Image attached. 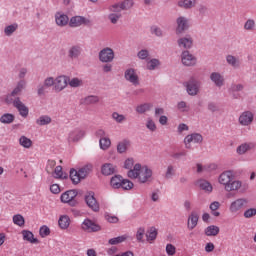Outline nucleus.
Here are the masks:
<instances>
[{
  "instance_id": "obj_34",
  "label": "nucleus",
  "mask_w": 256,
  "mask_h": 256,
  "mask_svg": "<svg viewBox=\"0 0 256 256\" xmlns=\"http://www.w3.org/2000/svg\"><path fill=\"white\" fill-rule=\"evenodd\" d=\"M79 55H81L80 46H72L68 51V56L70 57V59H78Z\"/></svg>"
},
{
  "instance_id": "obj_46",
  "label": "nucleus",
  "mask_w": 256,
  "mask_h": 256,
  "mask_svg": "<svg viewBox=\"0 0 256 256\" xmlns=\"http://www.w3.org/2000/svg\"><path fill=\"white\" fill-rule=\"evenodd\" d=\"M100 148H102L104 151L106 149H109L111 147V139L105 137V138H100L99 140Z\"/></svg>"
},
{
  "instance_id": "obj_18",
  "label": "nucleus",
  "mask_w": 256,
  "mask_h": 256,
  "mask_svg": "<svg viewBox=\"0 0 256 256\" xmlns=\"http://www.w3.org/2000/svg\"><path fill=\"white\" fill-rule=\"evenodd\" d=\"M234 178L235 176L233 175L232 171H225L222 174H220L218 181L221 185H224V187H227V185H229Z\"/></svg>"
},
{
  "instance_id": "obj_64",
  "label": "nucleus",
  "mask_w": 256,
  "mask_h": 256,
  "mask_svg": "<svg viewBox=\"0 0 256 256\" xmlns=\"http://www.w3.org/2000/svg\"><path fill=\"white\" fill-rule=\"evenodd\" d=\"M255 215H256L255 208H249L244 212L245 219H251V217H255Z\"/></svg>"
},
{
  "instance_id": "obj_27",
  "label": "nucleus",
  "mask_w": 256,
  "mask_h": 256,
  "mask_svg": "<svg viewBox=\"0 0 256 256\" xmlns=\"http://www.w3.org/2000/svg\"><path fill=\"white\" fill-rule=\"evenodd\" d=\"M115 171H116V167L111 163H106L102 165V168H101L102 175H106V176L113 175Z\"/></svg>"
},
{
  "instance_id": "obj_51",
  "label": "nucleus",
  "mask_w": 256,
  "mask_h": 256,
  "mask_svg": "<svg viewBox=\"0 0 256 256\" xmlns=\"http://www.w3.org/2000/svg\"><path fill=\"white\" fill-rule=\"evenodd\" d=\"M251 149V145L244 143L237 148L238 155H245Z\"/></svg>"
},
{
  "instance_id": "obj_7",
  "label": "nucleus",
  "mask_w": 256,
  "mask_h": 256,
  "mask_svg": "<svg viewBox=\"0 0 256 256\" xmlns=\"http://www.w3.org/2000/svg\"><path fill=\"white\" fill-rule=\"evenodd\" d=\"M26 85H27V82H25V80H20L17 86L13 89V91L7 95L5 99L6 103H8V105L13 103L14 100L12 97H16V95H20L21 91L25 89Z\"/></svg>"
},
{
  "instance_id": "obj_44",
  "label": "nucleus",
  "mask_w": 256,
  "mask_h": 256,
  "mask_svg": "<svg viewBox=\"0 0 256 256\" xmlns=\"http://www.w3.org/2000/svg\"><path fill=\"white\" fill-rule=\"evenodd\" d=\"M124 241H127V236H118L115 238H111L108 243L109 245H119V243H123Z\"/></svg>"
},
{
  "instance_id": "obj_52",
  "label": "nucleus",
  "mask_w": 256,
  "mask_h": 256,
  "mask_svg": "<svg viewBox=\"0 0 256 256\" xmlns=\"http://www.w3.org/2000/svg\"><path fill=\"white\" fill-rule=\"evenodd\" d=\"M112 119L116 121V123H123L124 121H127V118L123 114H119L118 112L112 113Z\"/></svg>"
},
{
  "instance_id": "obj_25",
  "label": "nucleus",
  "mask_w": 256,
  "mask_h": 256,
  "mask_svg": "<svg viewBox=\"0 0 256 256\" xmlns=\"http://www.w3.org/2000/svg\"><path fill=\"white\" fill-rule=\"evenodd\" d=\"M219 231H221L219 226L210 225L206 227L204 233L207 237H217L219 235Z\"/></svg>"
},
{
  "instance_id": "obj_41",
  "label": "nucleus",
  "mask_w": 256,
  "mask_h": 256,
  "mask_svg": "<svg viewBox=\"0 0 256 256\" xmlns=\"http://www.w3.org/2000/svg\"><path fill=\"white\" fill-rule=\"evenodd\" d=\"M18 27L19 25H17V23L6 26L4 29L5 35H7V37H11V35H13L17 31Z\"/></svg>"
},
{
  "instance_id": "obj_2",
  "label": "nucleus",
  "mask_w": 256,
  "mask_h": 256,
  "mask_svg": "<svg viewBox=\"0 0 256 256\" xmlns=\"http://www.w3.org/2000/svg\"><path fill=\"white\" fill-rule=\"evenodd\" d=\"M98 58L101 63H113L115 51L112 48L106 47L99 52Z\"/></svg>"
},
{
  "instance_id": "obj_42",
  "label": "nucleus",
  "mask_w": 256,
  "mask_h": 256,
  "mask_svg": "<svg viewBox=\"0 0 256 256\" xmlns=\"http://www.w3.org/2000/svg\"><path fill=\"white\" fill-rule=\"evenodd\" d=\"M159 65H161V62L159 61V59L153 58L150 61H148L146 67L149 71H155V69H157V67H159Z\"/></svg>"
},
{
  "instance_id": "obj_53",
  "label": "nucleus",
  "mask_w": 256,
  "mask_h": 256,
  "mask_svg": "<svg viewBox=\"0 0 256 256\" xmlns=\"http://www.w3.org/2000/svg\"><path fill=\"white\" fill-rule=\"evenodd\" d=\"M39 235L42 238L49 237V235H51V229H49L48 226L44 225L40 227Z\"/></svg>"
},
{
  "instance_id": "obj_6",
  "label": "nucleus",
  "mask_w": 256,
  "mask_h": 256,
  "mask_svg": "<svg viewBox=\"0 0 256 256\" xmlns=\"http://www.w3.org/2000/svg\"><path fill=\"white\" fill-rule=\"evenodd\" d=\"M176 24V35H183L189 29V19L185 16L178 17Z\"/></svg>"
},
{
  "instance_id": "obj_50",
  "label": "nucleus",
  "mask_w": 256,
  "mask_h": 256,
  "mask_svg": "<svg viewBox=\"0 0 256 256\" xmlns=\"http://www.w3.org/2000/svg\"><path fill=\"white\" fill-rule=\"evenodd\" d=\"M85 105H95L99 103V97L98 96H87L84 99Z\"/></svg>"
},
{
  "instance_id": "obj_39",
  "label": "nucleus",
  "mask_w": 256,
  "mask_h": 256,
  "mask_svg": "<svg viewBox=\"0 0 256 256\" xmlns=\"http://www.w3.org/2000/svg\"><path fill=\"white\" fill-rule=\"evenodd\" d=\"M91 173V165H86L78 170V175L80 176V179H85L87 175Z\"/></svg>"
},
{
  "instance_id": "obj_10",
  "label": "nucleus",
  "mask_w": 256,
  "mask_h": 256,
  "mask_svg": "<svg viewBox=\"0 0 256 256\" xmlns=\"http://www.w3.org/2000/svg\"><path fill=\"white\" fill-rule=\"evenodd\" d=\"M82 229L83 231H86V233H97L98 231H101V226L91 219H85L82 222Z\"/></svg>"
},
{
  "instance_id": "obj_59",
  "label": "nucleus",
  "mask_w": 256,
  "mask_h": 256,
  "mask_svg": "<svg viewBox=\"0 0 256 256\" xmlns=\"http://www.w3.org/2000/svg\"><path fill=\"white\" fill-rule=\"evenodd\" d=\"M108 19L113 23V25H115L119 19H121V13H111L108 16Z\"/></svg>"
},
{
  "instance_id": "obj_37",
  "label": "nucleus",
  "mask_w": 256,
  "mask_h": 256,
  "mask_svg": "<svg viewBox=\"0 0 256 256\" xmlns=\"http://www.w3.org/2000/svg\"><path fill=\"white\" fill-rule=\"evenodd\" d=\"M51 121H52V119L50 116L42 115L36 120V125L43 127L45 125H49L51 123Z\"/></svg>"
},
{
  "instance_id": "obj_16",
  "label": "nucleus",
  "mask_w": 256,
  "mask_h": 256,
  "mask_svg": "<svg viewBox=\"0 0 256 256\" xmlns=\"http://www.w3.org/2000/svg\"><path fill=\"white\" fill-rule=\"evenodd\" d=\"M151 177H153V170H151L147 166H144L140 170V174L138 175V181L139 183H147V181H149Z\"/></svg>"
},
{
  "instance_id": "obj_33",
  "label": "nucleus",
  "mask_w": 256,
  "mask_h": 256,
  "mask_svg": "<svg viewBox=\"0 0 256 256\" xmlns=\"http://www.w3.org/2000/svg\"><path fill=\"white\" fill-rule=\"evenodd\" d=\"M226 61L228 65H231V67H234V69H239V67H241V62L233 55H228L226 57Z\"/></svg>"
},
{
  "instance_id": "obj_49",
  "label": "nucleus",
  "mask_w": 256,
  "mask_h": 256,
  "mask_svg": "<svg viewBox=\"0 0 256 256\" xmlns=\"http://www.w3.org/2000/svg\"><path fill=\"white\" fill-rule=\"evenodd\" d=\"M54 173H55L56 179H67V174L63 173V167H61V166H57L54 169Z\"/></svg>"
},
{
  "instance_id": "obj_36",
  "label": "nucleus",
  "mask_w": 256,
  "mask_h": 256,
  "mask_svg": "<svg viewBox=\"0 0 256 256\" xmlns=\"http://www.w3.org/2000/svg\"><path fill=\"white\" fill-rule=\"evenodd\" d=\"M70 179L74 185H79L82 181L81 176H79V172L74 168L70 170Z\"/></svg>"
},
{
  "instance_id": "obj_35",
  "label": "nucleus",
  "mask_w": 256,
  "mask_h": 256,
  "mask_svg": "<svg viewBox=\"0 0 256 256\" xmlns=\"http://www.w3.org/2000/svg\"><path fill=\"white\" fill-rule=\"evenodd\" d=\"M19 145H21V147H24V149H31V147L33 146V141L27 136H21L19 138Z\"/></svg>"
},
{
  "instance_id": "obj_32",
  "label": "nucleus",
  "mask_w": 256,
  "mask_h": 256,
  "mask_svg": "<svg viewBox=\"0 0 256 256\" xmlns=\"http://www.w3.org/2000/svg\"><path fill=\"white\" fill-rule=\"evenodd\" d=\"M15 121V115L11 113H5L0 117V123H3V125H11Z\"/></svg>"
},
{
  "instance_id": "obj_38",
  "label": "nucleus",
  "mask_w": 256,
  "mask_h": 256,
  "mask_svg": "<svg viewBox=\"0 0 256 256\" xmlns=\"http://www.w3.org/2000/svg\"><path fill=\"white\" fill-rule=\"evenodd\" d=\"M69 221H70L69 216L67 215L61 216L58 220V225L60 229H68L70 225Z\"/></svg>"
},
{
  "instance_id": "obj_63",
  "label": "nucleus",
  "mask_w": 256,
  "mask_h": 256,
  "mask_svg": "<svg viewBox=\"0 0 256 256\" xmlns=\"http://www.w3.org/2000/svg\"><path fill=\"white\" fill-rule=\"evenodd\" d=\"M166 253L169 256H173V255H175V253H177V248H175V246L173 244H167L166 245Z\"/></svg>"
},
{
  "instance_id": "obj_31",
  "label": "nucleus",
  "mask_w": 256,
  "mask_h": 256,
  "mask_svg": "<svg viewBox=\"0 0 256 256\" xmlns=\"http://www.w3.org/2000/svg\"><path fill=\"white\" fill-rule=\"evenodd\" d=\"M151 109H153V105L151 103L140 104L136 107V113L143 115L147 113V111H151Z\"/></svg>"
},
{
  "instance_id": "obj_8",
  "label": "nucleus",
  "mask_w": 256,
  "mask_h": 256,
  "mask_svg": "<svg viewBox=\"0 0 256 256\" xmlns=\"http://www.w3.org/2000/svg\"><path fill=\"white\" fill-rule=\"evenodd\" d=\"M183 85L186 87V91L191 97H195V95L199 93V82L194 78H191L188 82H184Z\"/></svg>"
},
{
  "instance_id": "obj_5",
  "label": "nucleus",
  "mask_w": 256,
  "mask_h": 256,
  "mask_svg": "<svg viewBox=\"0 0 256 256\" xmlns=\"http://www.w3.org/2000/svg\"><path fill=\"white\" fill-rule=\"evenodd\" d=\"M182 65L185 67H195L197 65V57H195L191 52L185 50L181 54Z\"/></svg>"
},
{
  "instance_id": "obj_15",
  "label": "nucleus",
  "mask_w": 256,
  "mask_h": 256,
  "mask_svg": "<svg viewBox=\"0 0 256 256\" xmlns=\"http://www.w3.org/2000/svg\"><path fill=\"white\" fill-rule=\"evenodd\" d=\"M11 103L19 111L21 117H27L29 115V108L21 102V98L16 97Z\"/></svg>"
},
{
  "instance_id": "obj_11",
  "label": "nucleus",
  "mask_w": 256,
  "mask_h": 256,
  "mask_svg": "<svg viewBox=\"0 0 256 256\" xmlns=\"http://www.w3.org/2000/svg\"><path fill=\"white\" fill-rule=\"evenodd\" d=\"M191 143H203V136L199 133L189 134L184 138L186 149H191Z\"/></svg>"
},
{
  "instance_id": "obj_4",
  "label": "nucleus",
  "mask_w": 256,
  "mask_h": 256,
  "mask_svg": "<svg viewBox=\"0 0 256 256\" xmlns=\"http://www.w3.org/2000/svg\"><path fill=\"white\" fill-rule=\"evenodd\" d=\"M85 203L91 209V211H94V213H99L100 206L99 202H97V199L95 198L94 192H88L85 195Z\"/></svg>"
},
{
  "instance_id": "obj_28",
  "label": "nucleus",
  "mask_w": 256,
  "mask_h": 256,
  "mask_svg": "<svg viewBox=\"0 0 256 256\" xmlns=\"http://www.w3.org/2000/svg\"><path fill=\"white\" fill-rule=\"evenodd\" d=\"M123 176L115 175L110 180V185L112 189H121V184L123 183Z\"/></svg>"
},
{
  "instance_id": "obj_1",
  "label": "nucleus",
  "mask_w": 256,
  "mask_h": 256,
  "mask_svg": "<svg viewBox=\"0 0 256 256\" xmlns=\"http://www.w3.org/2000/svg\"><path fill=\"white\" fill-rule=\"evenodd\" d=\"M77 195V190H68L60 196V199L62 203H67L70 207H77L79 205V201L75 199Z\"/></svg>"
},
{
  "instance_id": "obj_9",
  "label": "nucleus",
  "mask_w": 256,
  "mask_h": 256,
  "mask_svg": "<svg viewBox=\"0 0 256 256\" xmlns=\"http://www.w3.org/2000/svg\"><path fill=\"white\" fill-rule=\"evenodd\" d=\"M241 193H245V191H247V189H249V185L247 184H243V182L239 181V180H234L231 181L229 185H227L225 187V191L231 192V191H239Z\"/></svg>"
},
{
  "instance_id": "obj_45",
  "label": "nucleus",
  "mask_w": 256,
  "mask_h": 256,
  "mask_svg": "<svg viewBox=\"0 0 256 256\" xmlns=\"http://www.w3.org/2000/svg\"><path fill=\"white\" fill-rule=\"evenodd\" d=\"M134 186L135 184H133L131 180L124 179L122 180L120 189H123L124 191H131V189H133Z\"/></svg>"
},
{
  "instance_id": "obj_58",
  "label": "nucleus",
  "mask_w": 256,
  "mask_h": 256,
  "mask_svg": "<svg viewBox=\"0 0 256 256\" xmlns=\"http://www.w3.org/2000/svg\"><path fill=\"white\" fill-rule=\"evenodd\" d=\"M138 59H141L142 61H145V59L149 58V50L142 49L137 53Z\"/></svg>"
},
{
  "instance_id": "obj_23",
  "label": "nucleus",
  "mask_w": 256,
  "mask_h": 256,
  "mask_svg": "<svg viewBox=\"0 0 256 256\" xmlns=\"http://www.w3.org/2000/svg\"><path fill=\"white\" fill-rule=\"evenodd\" d=\"M141 169V164L137 163L133 166V168H130V170L127 173V176L129 177V179H138L139 175H141Z\"/></svg>"
},
{
  "instance_id": "obj_40",
  "label": "nucleus",
  "mask_w": 256,
  "mask_h": 256,
  "mask_svg": "<svg viewBox=\"0 0 256 256\" xmlns=\"http://www.w3.org/2000/svg\"><path fill=\"white\" fill-rule=\"evenodd\" d=\"M219 207H221V203H219L218 201H214L210 204V210L214 217H219V215H221V212L217 211Z\"/></svg>"
},
{
  "instance_id": "obj_19",
  "label": "nucleus",
  "mask_w": 256,
  "mask_h": 256,
  "mask_svg": "<svg viewBox=\"0 0 256 256\" xmlns=\"http://www.w3.org/2000/svg\"><path fill=\"white\" fill-rule=\"evenodd\" d=\"M210 80L216 87H223L225 85V78L219 72H212L210 74Z\"/></svg>"
},
{
  "instance_id": "obj_60",
  "label": "nucleus",
  "mask_w": 256,
  "mask_h": 256,
  "mask_svg": "<svg viewBox=\"0 0 256 256\" xmlns=\"http://www.w3.org/2000/svg\"><path fill=\"white\" fill-rule=\"evenodd\" d=\"M69 85H70V87H81V85H83V80H81L79 78H72L69 81Z\"/></svg>"
},
{
  "instance_id": "obj_55",
  "label": "nucleus",
  "mask_w": 256,
  "mask_h": 256,
  "mask_svg": "<svg viewBox=\"0 0 256 256\" xmlns=\"http://www.w3.org/2000/svg\"><path fill=\"white\" fill-rule=\"evenodd\" d=\"M143 237H145V228L140 227L136 232V239L139 243H143Z\"/></svg>"
},
{
  "instance_id": "obj_57",
  "label": "nucleus",
  "mask_w": 256,
  "mask_h": 256,
  "mask_svg": "<svg viewBox=\"0 0 256 256\" xmlns=\"http://www.w3.org/2000/svg\"><path fill=\"white\" fill-rule=\"evenodd\" d=\"M173 176H175V167L173 165H169L165 173V179H171Z\"/></svg>"
},
{
  "instance_id": "obj_29",
  "label": "nucleus",
  "mask_w": 256,
  "mask_h": 256,
  "mask_svg": "<svg viewBox=\"0 0 256 256\" xmlns=\"http://www.w3.org/2000/svg\"><path fill=\"white\" fill-rule=\"evenodd\" d=\"M129 147H131V141L124 139L118 143L117 152L120 154L125 153Z\"/></svg>"
},
{
  "instance_id": "obj_14",
  "label": "nucleus",
  "mask_w": 256,
  "mask_h": 256,
  "mask_svg": "<svg viewBox=\"0 0 256 256\" xmlns=\"http://www.w3.org/2000/svg\"><path fill=\"white\" fill-rule=\"evenodd\" d=\"M83 137H85V130L76 128L69 133L68 141L70 143H78V141H81Z\"/></svg>"
},
{
  "instance_id": "obj_13",
  "label": "nucleus",
  "mask_w": 256,
  "mask_h": 256,
  "mask_svg": "<svg viewBox=\"0 0 256 256\" xmlns=\"http://www.w3.org/2000/svg\"><path fill=\"white\" fill-rule=\"evenodd\" d=\"M249 203L246 198H238L230 204V213H239Z\"/></svg>"
},
{
  "instance_id": "obj_24",
  "label": "nucleus",
  "mask_w": 256,
  "mask_h": 256,
  "mask_svg": "<svg viewBox=\"0 0 256 256\" xmlns=\"http://www.w3.org/2000/svg\"><path fill=\"white\" fill-rule=\"evenodd\" d=\"M22 237L24 241H28V243L37 244L39 243V239L35 238L33 232L29 230H22Z\"/></svg>"
},
{
  "instance_id": "obj_56",
  "label": "nucleus",
  "mask_w": 256,
  "mask_h": 256,
  "mask_svg": "<svg viewBox=\"0 0 256 256\" xmlns=\"http://www.w3.org/2000/svg\"><path fill=\"white\" fill-rule=\"evenodd\" d=\"M244 29L246 31H253V29H255V20L248 19L244 24Z\"/></svg>"
},
{
  "instance_id": "obj_30",
  "label": "nucleus",
  "mask_w": 256,
  "mask_h": 256,
  "mask_svg": "<svg viewBox=\"0 0 256 256\" xmlns=\"http://www.w3.org/2000/svg\"><path fill=\"white\" fill-rule=\"evenodd\" d=\"M197 5V0H180L178 2V7L181 9H193Z\"/></svg>"
},
{
  "instance_id": "obj_54",
  "label": "nucleus",
  "mask_w": 256,
  "mask_h": 256,
  "mask_svg": "<svg viewBox=\"0 0 256 256\" xmlns=\"http://www.w3.org/2000/svg\"><path fill=\"white\" fill-rule=\"evenodd\" d=\"M177 109L178 111H181V113H187V111H189V106L187 105V102L180 101L177 103Z\"/></svg>"
},
{
  "instance_id": "obj_43",
  "label": "nucleus",
  "mask_w": 256,
  "mask_h": 256,
  "mask_svg": "<svg viewBox=\"0 0 256 256\" xmlns=\"http://www.w3.org/2000/svg\"><path fill=\"white\" fill-rule=\"evenodd\" d=\"M14 225H18V227H23L25 225V218L21 214H16L13 216Z\"/></svg>"
},
{
  "instance_id": "obj_62",
  "label": "nucleus",
  "mask_w": 256,
  "mask_h": 256,
  "mask_svg": "<svg viewBox=\"0 0 256 256\" xmlns=\"http://www.w3.org/2000/svg\"><path fill=\"white\" fill-rule=\"evenodd\" d=\"M120 5H122L123 11H127L128 9H131V7H133L134 2L133 0H125L122 3H120Z\"/></svg>"
},
{
  "instance_id": "obj_12",
  "label": "nucleus",
  "mask_w": 256,
  "mask_h": 256,
  "mask_svg": "<svg viewBox=\"0 0 256 256\" xmlns=\"http://www.w3.org/2000/svg\"><path fill=\"white\" fill-rule=\"evenodd\" d=\"M124 78L135 87L139 85V75H137V71L134 68L127 69L124 72Z\"/></svg>"
},
{
  "instance_id": "obj_21",
  "label": "nucleus",
  "mask_w": 256,
  "mask_h": 256,
  "mask_svg": "<svg viewBox=\"0 0 256 256\" xmlns=\"http://www.w3.org/2000/svg\"><path fill=\"white\" fill-rule=\"evenodd\" d=\"M177 44L179 47H182L183 49H191L193 47V38L191 36H186L179 38L177 40Z\"/></svg>"
},
{
  "instance_id": "obj_26",
  "label": "nucleus",
  "mask_w": 256,
  "mask_h": 256,
  "mask_svg": "<svg viewBox=\"0 0 256 256\" xmlns=\"http://www.w3.org/2000/svg\"><path fill=\"white\" fill-rule=\"evenodd\" d=\"M55 21L59 27H65V25L69 23V16L65 14L57 13L55 16Z\"/></svg>"
},
{
  "instance_id": "obj_3",
  "label": "nucleus",
  "mask_w": 256,
  "mask_h": 256,
  "mask_svg": "<svg viewBox=\"0 0 256 256\" xmlns=\"http://www.w3.org/2000/svg\"><path fill=\"white\" fill-rule=\"evenodd\" d=\"M253 121H255V114L249 110L242 112L238 118V123L242 127H249Z\"/></svg>"
},
{
  "instance_id": "obj_20",
  "label": "nucleus",
  "mask_w": 256,
  "mask_h": 256,
  "mask_svg": "<svg viewBox=\"0 0 256 256\" xmlns=\"http://www.w3.org/2000/svg\"><path fill=\"white\" fill-rule=\"evenodd\" d=\"M89 20H86L83 16H74L70 19L69 26L70 27H81V25H87Z\"/></svg>"
},
{
  "instance_id": "obj_22",
  "label": "nucleus",
  "mask_w": 256,
  "mask_h": 256,
  "mask_svg": "<svg viewBox=\"0 0 256 256\" xmlns=\"http://www.w3.org/2000/svg\"><path fill=\"white\" fill-rule=\"evenodd\" d=\"M197 223H199V214H197V212H191L187 222L188 229L193 231V229L197 227Z\"/></svg>"
},
{
  "instance_id": "obj_61",
  "label": "nucleus",
  "mask_w": 256,
  "mask_h": 256,
  "mask_svg": "<svg viewBox=\"0 0 256 256\" xmlns=\"http://www.w3.org/2000/svg\"><path fill=\"white\" fill-rule=\"evenodd\" d=\"M146 127L147 129H149V131H157V125L155 124V121H153V119L151 118H148Z\"/></svg>"
},
{
  "instance_id": "obj_17",
  "label": "nucleus",
  "mask_w": 256,
  "mask_h": 256,
  "mask_svg": "<svg viewBox=\"0 0 256 256\" xmlns=\"http://www.w3.org/2000/svg\"><path fill=\"white\" fill-rule=\"evenodd\" d=\"M67 83H69V78L66 76H58L54 80V89L57 91V93L63 91L65 87H67Z\"/></svg>"
},
{
  "instance_id": "obj_48",
  "label": "nucleus",
  "mask_w": 256,
  "mask_h": 256,
  "mask_svg": "<svg viewBox=\"0 0 256 256\" xmlns=\"http://www.w3.org/2000/svg\"><path fill=\"white\" fill-rule=\"evenodd\" d=\"M148 241H155L157 239V228L151 227L146 234Z\"/></svg>"
},
{
  "instance_id": "obj_47",
  "label": "nucleus",
  "mask_w": 256,
  "mask_h": 256,
  "mask_svg": "<svg viewBox=\"0 0 256 256\" xmlns=\"http://www.w3.org/2000/svg\"><path fill=\"white\" fill-rule=\"evenodd\" d=\"M199 187L200 189H202L203 191H208V193H211V191H213V186H211V183H209L206 180H202L199 183Z\"/></svg>"
}]
</instances>
